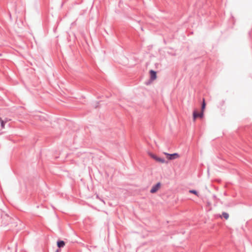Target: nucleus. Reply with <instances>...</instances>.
<instances>
[{
    "mask_svg": "<svg viewBox=\"0 0 252 252\" xmlns=\"http://www.w3.org/2000/svg\"><path fill=\"white\" fill-rule=\"evenodd\" d=\"M148 154L152 158H153L154 159H155L156 161H157L158 162H159L161 163H167V162L165 161V160L164 158H159V157L157 156L156 155H155L152 153H149Z\"/></svg>",
    "mask_w": 252,
    "mask_h": 252,
    "instance_id": "nucleus-1",
    "label": "nucleus"
},
{
    "mask_svg": "<svg viewBox=\"0 0 252 252\" xmlns=\"http://www.w3.org/2000/svg\"><path fill=\"white\" fill-rule=\"evenodd\" d=\"M0 123L1 128H4L5 127V123L1 119L0 117Z\"/></svg>",
    "mask_w": 252,
    "mask_h": 252,
    "instance_id": "nucleus-8",
    "label": "nucleus"
},
{
    "mask_svg": "<svg viewBox=\"0 0 252 252\" xmlns=\"http://www.w3.org/2000/svg\"><path fill=\"white\" fill-rule=\"evenodd\" d=\"M204 116V111H202L200 113H199V117L200 118H202Z\"/></svg>",
    "mask_w": 252,
    "mask_h": 252,
    "instance_id": "nucleus-11",
    "label": "nucleus"
},
{
    "mask_svg": "<svg viewBox=\"0 0 252 252\" xmlns=\"http://www.w3.org/2000/svg\"><path fill=\"white\" fill-rule=\"evenodd\" d=\"M205 106H206V103H205L204 99H203V102H202V106H201V111H204V110L205 109Z\"/></svg>",
    "mask_w": 252,
    "mask_h": 252,
    "instance_id": "nucleus-9",
    "label": "nucleus"
},
{
    "mask_svg": "<svg viewBox=\"0 0 252 252\" xmlns=\"http://www.w3.org/2000/svg\"><path fill=\"white\" fill-rule=\"evenodd\" d=\"M150 78L152 80H155L157 78V73L156 71L151 70L150 71Z\"/></svg>",
    "mask_w": 252,
    "mask_h": 252,
    "instance_id": "nucleus-4",
    "label": "nucleus"
},
{
    "mask_svg": "<svg viewBox=\"0 0 252 252\" xmlns=\"http://www.w3.org/2000/svg\"><path fill=\"white\" fill-rule=\"evenodd\" d=\"M164 154L167 156V158L169 160H172L179 158V155L177 153L169 154L166 153H164Z\"/></svg>",
    "mask_w": 252,
    "mask_h": 252,
    "instance_id": "nucleus-2",
    "label": "nucleus"
},
{
    "mask_svg": "<svg viewBox=\"0 0 252 252\" xmlns=\"http://www.w3.org/2000/svg\"><path fill=\"white\" fill-rule=\"evenodd\" d=\"M57 246L59 248H63L65 246V243L63 241H58Z\"/></svg>",
    "mask_w": 252,
    "mask_h": 252,
    "instance_id": "nucleus-6",
    "label": "nucleus"
},
{
    "mask_svg": "<svg viewBox=\"0 0 252 252\" xmlns=\"http://www.w3.org/2000/svg\"><path fill=\"white\" fill-rule=\"evenodd\" d=\"M189 192L191 193H193L197 196H198V194L197 193V192L196 191V190H189Z\"/></svg>",
    "mask_w": 252,
    "mask_h": 252,
    "instance_id": "nucleus-10",
    "label": "nucleus"
},
{
    "mask_svg": "<svg viewBox=\"0 0 252 252\" xmlns=\"http://www.w3.org/2000/svg\"><path fill=\"white\" fill-rule=\"evenodd\" d=\"M161 187V184L160 183H157L156 185L153 186L150 190V192L152 193H156Z\"/></svg>",
    "mask_w": 252,
    "mask_h": 252,
    "instance_id": "nucleus-3",
    "label": "nucleus"
},
{
    "mask_svg": "<svg viewBox=\"0 0 252 252\" xmlns=\"http://www.w3.org/2000/svg\"><path fill=\"white\" fill-rule=\"evenodd\" d=\"M229 216L228 213H227L226 212H223V213H222V215L220 216V217H223L225 218V219L227 220L229 218Z\"/></svg>",
    "mask_w": 252,
    "mask_h": 252,
    "instance_id": "nucleus-7",
    "label": "nucleus"
},
{
    "mask_svg": "<svg viewBox=\"0 0 252 252\" xmlns=\"http://www.w3.org/2000/svg\"><path fill=\"white\" fill-rule=\"evenodd\" d=\"M197 118H199V113L198 112L197 110L195 109L193 112V121L195 122L196 119Z\"/></svg>",
    "mask_w": 252,
    "mask_h": 252,
    "instance_id": "nucleus-5",
    "label": "nucleus"
}]
</instances>
